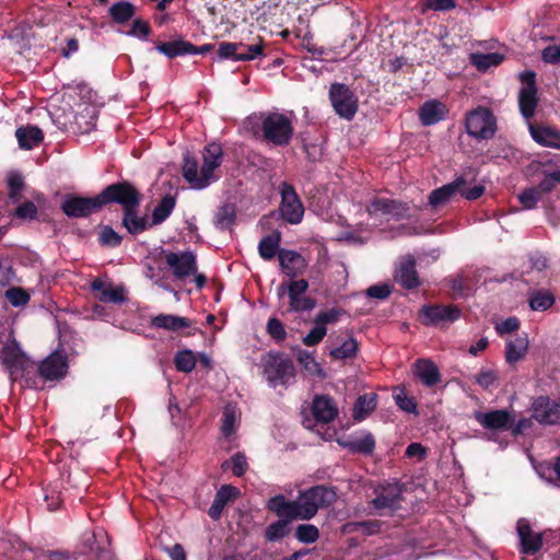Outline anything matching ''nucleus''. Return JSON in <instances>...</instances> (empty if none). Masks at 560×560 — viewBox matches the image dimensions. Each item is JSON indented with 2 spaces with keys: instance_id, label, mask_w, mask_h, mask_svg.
I'll list each match as a JSON object with an SVG mask.
<instances>
[{
  "instance_id": "nucleus-45",
  "label": "nucleus",
  "mask_w": 560,
  "mask_h": 560,
  "mask_svg": "<svg viewBox=\"0 0 560 560\" xmlns=\"http://www.w3.org/2000/svg\"><path fill=\"white\" fill-rule=\"evenodd\" d=\"M122 242V236L119 235L110 225H104L98 233V243L105 247H118Z\"/></svg>"
},
{
  "instance_id": "nucleus-34",
  "label": "nucleus",
  "mask_w": 560,
  "mask_h": 560,
  "mask_svg": "<svg viewBox=\"0 0 560 560\" xmlns=\"http://www.w3.org/2000/svg\"><path fill=\"white\" fill-rule=\"evenodd\" d=\"M415 373L425 386H434L441 381L439 368L430 360L420 359L415 363Z\"/></svg>"
},
{
  "instance_id": "nucleus-54",
  "label": "nucleus",
  "mask_w": 560,
  "mask_h": 560,
  "mask_svg": "<svg viewBox=\"0 0 560 560\" xmlns=\"http://www.w3.org/2000/svg\"><path fill=\"white\" fill-rule=\"evenodd\" d=\"M393 292V287L388 283H378L366 289L368 298L376 300H386Z\"/></svg>"
},
{
  "instance_id": "nucleus-21",
  "label": "nucleus",
  "mask_w": 560,
  "mask_h": 560,
  "mask_svg": "<svg viewBox=\"0 0 560 560\" xmlns=\"http://www.w3.org/2000/svg\"><path fill=\"white\" fill-rule=\"evenodd\" d=\"M279 265L281 271L291 279L303 275L307 267L305 258L300 253L291 249L279 250Z\"/></svg>"
},
{
  "instance_id": "nucleus-37",
  "label": "nucleus",
  "mask_w": 560,
  "mask_h": 560,
  "mask_svg": "<svg viewBox=\"0 0 560 560\" xmlns=\"http://www.w3.org/2000/svg\"><path fill=\"white\" fill-rule=\"evenodd\" d=\"M377 406V395L375 393H368L360 395L352 409V417L357 421L364 420Z\"/></svg>"
},
{
  "instance_id": "nucleus-20",
  "label": "nucleus",
  "mask_w": 560,
  "mask_h": 560,
  "mask_svg": "<svg viewBox=\"0 0 560 560\" xmlns=\"http://www.w3.org/2000/svg\"><path fill=\"white\" fill-rule=\"evenodd\" d=\"M139 207L140 206H130L121 211V226L133 236L152 228L148 215L139 212Z\"/></svg>"
},
{
  "instance_id": "nucleus-2",
  "label": "nucleus",
  "mask_w": 560,
  "mask_h": 560,
  "mask_svg": "<svg viewBox=\"0 0 560 560\" xmlns=\"http://www.w3.org/2000/svg\"><path fill=\"white\" fill-rule=\"evenodd\" d=\"M222 147L215 142L208 144L203 149L200 168L198 160L187 151L184 154L183 177L192 188L203 189L220 178L214 172L222 164Z\"/></svg>"
},
{
  "instance_id": "nucleus-48",
  "label": "nucleus",
  "mask_w": 560,
  "mask_h": 560,
  "mask_svg": "<svg viewBox=\"0 0 560 560\" xmlns=\"http://www.w3.org/2000/svg\"><path fill=\"white\" fill-rule=\"evenodd\" d=\"M4 296L14 307L25 306L31 300V296L26 290L20 287H12L8 289L4 293Z\"/></svg>"
},
{
  "instance_id": "nucleus-46",
  "label": "nucleus",
  "mask_w": 560,
  "mask_h": 560,
  "mask_svg": "<svg viewBox=\"0 0 560 560\" xmlns=\"http://www.w3.org/2000/svg\"><path fill=\"white\" fill-rule=\"evenodd\" d=\"M295 537L300 542L313 544L318 539L319 530L313 524H301L295 528Z\"/></svg>"
},
{
  "instance_id": "nucleus-63",
  "label": "nucleus",
  "mask_w": 560,
  "mask_h": 560,
  "mask_svg": "<svg viewBox=\"0 0 560 560\" xmlns=\"http://www.w3.org/2000/svg\"><path fill=\"white\" fill-rule=\"evenodd\" d=\"M541 60L546 63H560V46L549 45L541 50Z\"/></svg>"
},
{
  "instance_id": "nucleus-10",
  "label": "nucleus",
  "mask_w": 560,
  "mask_h": 560,
  "mask_svg": "<svg viewBox=\"0 0 560 560\" xmlns=\"http://www.w3.org/2000/svg\"><path fill=\"white\" fill-rule=\"evenodd\" d=\"M166 266L176 280L185 281L198 270L197 256L191 250L166 252L162 250Z\"/></svg>"
},
{
  "instance_id": "nucleus-12",
  "label": "nucleus",
  "mask_w": 560,
  "mask_h": 560,
  "mask_svg": "<svg viewBox=\"0 0 560 560\" xmlns=\"http://www.w3.org/2000/svg\"><path fill=\"white\" fill-rule=\"evenodd\" d=\"M61 210L68 218H88L102 210L98 194L93 197L67 195L61 203Z\"/></svg>"
},
{
  "instance_id": "nucleus-28",
  "label": "nucleus",
  "mask_w": 560,
  "mask_h": 560,
  "mask_svg": "<svg viewBox=\"0 0 560 560\" xmlns=\"http://www.w3.org/2000/svg\"><path fill=\"white\" fill-rule=\"evenodd\" d=\"M238 494L240 491L236 487L231 485L221 486L215 493L211 506L209 508L208 515L214 521L219 520L226 503L235 499Z\"/></svg>"
},
{
  "instance_id": "nucleus-18",
  "label": "nucleus",
  "mask_w": 560,
  "mask_h": 560,
  "mask_svg": "<svg viewBox=\"0 0 560 560\" xmlns=\"http://www.w3.org/2000/svg\"><path fill=\"white\" fill-rule=\"evenodd\" d=\"M533 418L545 425L560 423V404L551 400L548 396L537 397L532 405Z\"/></svg>"
},
{
  "instance_id": "nucleus-31",
  "label": "nucleus",
  "mask_w": 560,
  "mask_h": 560,
  "mask_svg": "<svg viewBox=\"0 0 560 560\" xmlns=\"http://www.w3.org/2000/svg\"><path fill=\"white\" fill-rule=\"evenodd\" d=\"M155 49L167 58L174 59L179 56L191 55V51L196 50V46L179 38L172 42H159L155 44Z\"/></svg>"
},
{
  "instance_id": "nucleus-11",
  "label": "nucleus",
  "mask_w": 560,
  "mask_h": 560,
  "mask_svg": "<svg viewBox=\"0 0 560 560\" xmlns=\"http://www.w3.org/2000/svg\"><path fill=\"white\" fill-rule=\"evenodd\" d=\"M523 86L518 93V107L522 116L530 119L535 113L539 102L536 84V73L534 71H524L520 74Z\"/></svg>"
},
{
  "instance_id": "nucleus-5",
  "label": "nucleus",
  "mask_w": 560,
  "mask_h": 560,
  "mask_svg": "<svg viewBox=\"0 0 560 560\" xmlns=\"http://www.w3.org/2000/svg\"><path fill=\"white\" fill-rule=\"evenodd\" d=\"M465 126L470 137L489 140L497 131V119L489 108L479 106L466 115Z\"/></svg>"
},
{
  "instance_id": "nucleus-52",
  "label": "nucleus",
  "mask_w": 560,
  "mask_h": 560,
  "mask_svg": "<svg viewBox=\"0 0 560 560\" xmlns=\"http://www.w3.org/2000/svg\"><path fill=\"white\" fill-rule=\"evenodd\" d=\"M264 54V44L260 39L258 44L247 45L243 43V48L238 50L240 61H250Z\"/></svg>"
},
{
  "instance_id": "nucleus-42",
  "label": "nucleus",
  "mask_w": 560,
  "mask_h": 560,
  "mask_svg": "<svg viewBox=\"0 0 560 560\" xmlns=\"http://www.w3.org/2000/svg\"><path fill=\"white\" fill-rule=\"evenodd\" d=\"M504 60V56L500 52L472 54L470 56L471 63L479 71H487L491 67H497Z\"/></svg>"
},
{
  "instance_id": "nucleus-41",
  "label": "nucleus",
  "mask_w": 560,
  "mask_h": 560,
  "mask_svg": "<svg viewBox=\"0 0 560 560\" xmlns=\"http://www.w3.org/2000/svg\"><path fill=\"white\" fill-rule=\"evenodd\" d=\"M108 14L113 22L124 24L133 18L136 7L129 1H119L109 8Z\"/></svg>"
},
{
  "instance_id": "nucleus-1",
  "label": "nucleus",
  "mask_w": 560,
  "mask_h": 560,
  "mask_svg": "<svg viewBox=\"0 0 560 560\" xmlns=\"http://www.w3.org/2000/svg\"><path fill=\"white\" fill-rule=\"evenodd\" d=\"M337 499L334 488L326 486L311 487L298 495L295 500H288L283 494L270 498L266 508L276 515H287L291 518L310 521L319 509L330 506Z\"/></svg>"
},
{
  "instance_id": "nucleus-61",
  "label": "nucleus",
  "mask_w": 560,
  "mask_h": 560,
  "mask_svg": "<svg viewBox=\"0 0 560 560\" xmlns=\"http://www.w3.org/2000/svg\"><path fill=\"white\" fill-rule=\"evenodd\" d=\"M150 33V24L144 20L138 19L133 21L132 27L127 32V35L147 38Z\"/></svg>"
},
{
  "instance_id": "nucleus-38",
  "label": "nucleus",
  "mask_w": 560,
  "mask_h": 560,
  "mask_svg": "<svg viewBox=\"0 0 560 560\" xmlns=\"http://www.w3.org/2000/svg\"><path fill=\"white\" fill-rule=\"evenodd\" d=\"M351 453L371 455L375 448V439L372 433H364L363 436L340 442Z\"/></svg>"
},
{
  "instance_id": "nucleus-8",
  "label": "nucleus",
  "mask_w": 560,
  "mask_h": 560,
  "mask_svg": "<svg viewBox=\"0 0 560 560\" xmlns=\"http://www.w3.org/2000/svg\"><path fill=\"white\" fill-rule=\"evenodd\" d=\"M264 374L268 383L276 387L292 381L295 369L291 360L283 359L279 353H268L264 360Z\"/></svg>"
},
{
  "instance_id": "nucleus-14",
  "label": "nucleus",
  "mask_w": 560,
  "mask_h": 560,
  "mask_svg": "<svg viewBox=\"0 0 560 560\" xmlns=\"http://www.w3.org/2000/svg\"><path fill=\"white\" fill-rule=\"evenodd\" d=\"M366 212L370 215H389L396 221L411 218L410 206L407 202L384 197L373 198L366 206Z\"/></svg>"
},
{
  "instance_id": "nucleus-7",
  "label": "nucleus",
  "mask_w": 560,
  "mask_h": 560,
  "mask_svg": "<svg viewBox=\"0 0 560 560\" xmlns=\"http://www.w3.org/2000/svg\"><path fill=\"white\" fill-rule=\"evenodd\" d=\"M328 94L335 113L346 120L353 119L359 108L354 92L345 83L335 82L330 85Z\"/></svg>"
},
{
  "instance_id": "nucleus-57",
  "label": "nucleus",
  "mask_w": 560,
  "mask_h": 560,
  "mask_svg": "<svg viewBox=\"0 0 560 560\" xmlns=\"http://www.w3.org/2000/svg\"><path fill=\"white\" fill-rule=\"evenodd\" d=\"M267 331L277 341H282L285 336V329L280 319L272 317L267 323Z\"/></svg>"
},
{
  "instance_id": "nucleus-3",
  "label": "nucleus",
  "mask_w": 560,
  "mask_h": 560,
  "mask_svg": "<svg viewBox=\"0 0 560 560\" xmlns=\"http://www.w3.org/2000/svg\"><path fill=\"white\" fill-rule=\"evenodd\" d=\"M253 133L275 147H288L294 135V127L289 116L278 112H260L247 118Z\"/></svg>"
},
{
  "instance_id": "nucleus-6",
  "label": "nucleus",
  "mask_w": 560,
  "mask_h": 560,
  "mask_svg": "<svg viewBox=\"0 0 560 560\" xmlns=\"http://www.w3.org/2000/svg\"><path fill=\"white\" fill-rule=\"evenodd\" d=\"M280 201V217L289 224H299L304 217V206L298 195L294 186L288 182H282L279 185Z\"/></svg>"
},
{
  "instance_id": "nucleus-9",
  "label": "nucleus",
  "mask_w": 560,
  "mask_h": 560,
  "mask_svg": "<svg viewBox=\"0 0 560 560\" xmlns=\"http://www.w3.org/2000/svg\"><path fill=\"white\" fill-rule=\"evenodd\" d=\"M402 485L399 482H386L374 489L375 498L370 501V505L382 514L383 511L390 513L401 508Z\"/></svg>"
},
{
  "instance_id": "nucleus-53",
  "label": "nucleus",
  "mask_w": 560,
  "mask_h": 560,
  "mask_svg": "<svg viewBox=\"0 0 560 560\" xmlns=\"http://www.w3.org/2000/svg\"><path fill=\"white\" fill-rule=\"evenodd\" d=\"M557 183H560V171L546 174L540 183L534 187L542 197V195L551 192Z\"/></svg>"
},
{
  "instance_id": "nucleus-55",
  "label": "nucleus",
  "mask_w": 560,
  "mask_h": 560,
  "mask_svg": "<svg viewBox=\"0 0 560 560\" xmlns=\"http://www.w3.org/2000/svg\"><path fill=\"white\" fill-rule=\"evenodd\" d=\"M14 214L19 219L34 220L37 217V207L32 201H25L16 207Z\"/></svg>"
},
{
  "instance_id": "nucleus-27",
  "label": "nucleus",
  "mask_w": 560,
  "mask_h": 560,
  "mask_svg": "<svg viewBox=\"0 0 560 560\" xmlns=\"http://www.w3.org/2000/svg\"><path fill=\"white\" fill-rule=\"evenodd\" d=\"M91 288L94 292H97V299L103 303L121 304L126 300L124 288H114L98 278L92 282Z\"/></svg>"
},
{
  "instance_id": "nucleus-47",
  "label": "nucleus",
  "mask_w": 560,
  "mask_h": 560,
  "mask_svg": "<svg viewBox=\"0 0 560 560\" xmlns=\"http://www.w3.org/2000/svg\"><path fill=\"white\" fill-rule=\"evenodd\" d=\"M222 468H231L234 476L242 477L246 472L248 464L244 454L236 453L222 464Z\"/></svg>"
},
{
  "instance_id": "nucleus-59",
  "label": "nucleus",
  "mask_w": 560,
  "mask_h": 560,
  "mask_svg": "<svg viewBox=\"0 0 560 560\" xmlns=\"http://www.w3.org/2000/svg\"><path fill=\"white\" fill-rule=\"evenodd\" d=\"M518 328H520V320L514 316L502 320L501 323L497 324V326H495L497 332L500 336L509 335V337L511 336V334L516 332L518 330Z\"/></svg>"
},
{
  "instance_id": "nucleus-4",
  "label": "nucleus",
  "mask_w": 560,
  "mask_h": 560,
  "mask_svg": "<svg viewBox=\"0 0 560 560\" xmlns=\"http://www.w3.org/2000/svg\"><path fill=\"white\" fill-rule=\"evenodd\" d=\"M98 197L102 209L110 205H118L121 211L130 206H140L143 198L139 188L127 179L105 186L98 192Z\"/></svg>"
},
{
  "instance_id": "nucleus-40",
  "label": "nucleus",
  "mask_w": 560,
  "mask_h": 560,
  "mask_svg": "<svg viewBox=\"0 0 560 560\" xmlns=\"http://www.w3.org/2000/svg\"><path fill=\"white\" fill-rule=\"evenodd\" d=\"M176 206V199L174 196L165 195L158 206L153 209L151 217L152 226L162 224L173 212Z\"/></svg>"
},
{
  "instance_id": "nucleus-33",
  "label": "nucleus",
  "mask_w": 560,
  "mask_h": 560,
  "mask_svg": "<svg viewBox=\"0 0 560 560\" xmlns=\"http://www.w3.org/2000/svg\"><path fill=\"white\" fill-rule=\"evenodd\" d=\"M529 308L534 312H546L556 303V295L547 289H534L527 293Z\"/></svg>"
},
{
  "instance_id": "nucleus-24",
  "label": "nucleus",
  "mask_w": 560,
  "mask_h": 560,
  "mask_svg": "<svg viewBox=\"0 0 560 560\" xmlns=\"http://www.w3.org/2000/svg\"><path fill=\"white\" fill-rule=\"evenodd\" d=\"M311 409L315 420L322 423H330L338 416V408L328 395L315 396Z\"/></svg>"
},
{
  "instance_id": "nucleus-43",
  "label": "nucleus",
  "mask_w": 560,
  "mask_h": 560,
  "mask_svg": "<svg viewBox=\"0 0 560 560\" xmlns=\"http://www.w3.org/2000/svg\"><path fill=\"white\" fill-rule=\"evenodd\" d=\"M307 376L325 378V373L320 364L314 359L311 352H300L298 358Z\"/></svg>"
},
{
  "instance_id": "nucleus-50",
  "label": "nucleus",
  "mask_w": 560,
  "mask_h": 560,
  "mask_svg": "<svg viewBox=\"0 0 560 560\" xmlns=\"http://www.w3.org/2000/svg\"><path fill=\"white\" fill-rule=\"evenodd\" d=\"M174 362L178 371L188 373L196 366L197 359L195 352H177Z\"/></svg>"
},
{
  "instance_id": "nucleus-19",
  "label": "nucleus",
  "mask_w": 560,
  "mask_h": 560,
  "mask_svg": "<svg viewBox=\"0 0 560 560\" xmlns=\"http://www.w3.org/2000/svg\"><path fill=\"white\" fill-rule=\"evenodd\" d=\"M68 372V360L61 352H50L38 365V375L45 381H59Z\"/></svg>"
},
{
  "instance_id": "nucleus-29",
  "label": "nucleus",
  "mask_w": 560,
  "mask_h": 560,
  "mask_svg": "<svg viewBox=\"0 0 560 560\" xmlns=\"http://www.w3.org/2000/svg\"><path fill=\"white\" fill-rule=\"evenodd\" d=\"M19 145L23 150H32L44 140V132L35 125L21 126L15 130Z\"/></svg>"
},
{
  "instance_id": "nucleus-44",
  "label": "nucleus",
  "mask_w": 560,
  "mask_h": 560,
  "mask_svg": "<svg viewBox=\"0 0 560 560\" xmlns=\"http://www.w3.org/2000/svg\"><path fill=\"white\" fill-rule=\"evenodd\" d=\"M240 413L235 406L226 405L223 410L221 431L225 436L232 435L236 431Z\"/></svg>"
},
{
  "instance_id": "nucleus-13",
  "label": "nucleus",
  "mask_w": 560,
  "mask_h": 560,
  "mask_svg": "<svg viewBox=\"0 0 560 560\" xmlns=\"http://www.w3.org/2000/svg\"><path fill=\"white\" fill-rule=\"evenodd\" d=\"M462 311L456 305H424L419 313L421 323L427 326H445L457 320Z\"/></svg>"
},
{
  "instance_id": "nucleus-36",
  "label": "nucleus",
  "mask_w": 560,
  "mask_h": 560,
  "mask_svg": "<svg viewBox=\"0 0 560 560\" xmlns=\"http://www.w3.org/2000/svg\"><path fill=\"white\" fill-rule=\"evenodd\" d=\"M279 520L269 524L265 529V539L273 542L279 541L290 534V524L294 520L287 515H277Z\"/></svg>"
},
{
  "instance_id": "nucleus-60",
  "label": "nucleus",
  "mask_w": 560,
  "mask_h": 560,
  "mask_svg": "<svg viewBox=\"0 0 560 560\" xmlns=\"http://www.w3.org/2000/svg\"><path fill=\"white\" fill-rule=\"evenodd\" d=\"M326 335V328L316 324L310 332L303 338V342L307 347H315Z\"/></svg>"
},
{
  "instance_id": "nucleus-56",
  "label": "nucleus",
  "mask_w": 560,
  "mask_h": 560,
  "mask_svg": "<svg viewBox=\"0 0 560 560\" xmlns=\"http://www.w3.org/2000/svg\"><path fill=\"white\" fill-rule=\"evenodd\" d=\"M350 526L353 530L361 532L364 535H374L381 530V523L378 521L354 522Z\"/></svg>"
},
{
  "instance_id": "nucleus-15",
  "label": "nucleus",
  "mask_w": 560,
  "mask_h": 560,
  "mask_svg": "<svg viewBox=\"0 0 560 560\" xmlns=\"http://www.w3.org/2000/svg\"><path fill=\"white\" fill-rule=\"evenodd\" d=\"M393 278L397 284L408 291L416 290L422 284L417 270V261L411 255H407L399 260Z\"/></svg>"
},
{
  "instance_id": "nucleus-16",
  "label": "nucleus",
  "mask_w": 560,
  "mask_h": 560,
  "mask_svg": "<svg viewBox=\"0 0 560 560\" xmlns=\"http://www.w3.org/2000/svg\"><path fill=\"white\" fill-rule=\"evenodd\" d=\"M150 325L155 329H165L185 336L195 335L198 331L191 319L171 314H159L152 317Z\"/></svg>"
},
{
  "instance_id": "nucleus-49",
  "label": "nucleus",
  "mask_w": 560,
  "mask_h": 560,
  "mask_svg": "<svg viewBox=\"0 0 560 560\" xmlns=\"http://www.w3.org/2000/svg\"><path fill=\"white\" fill-rule=\"evenodd\" d=\"M240 48H243V43L222 42L218 48V57L220 60L231 59L240 61L237 57Z\"/></svg>"
},
{
  "instance_id": "nucleus-58",
  "label": "nucleus",
  "mask_w": 560,
  "mask_h": 560,
  "mask_svg": "<svg viewBox=\"0 0 560 560\" xmlns=\"http://www.w3.org/2000/svg\"><path fill=\"white\" fill-rule=\"evenodd\" d=\"M485 190L486 188L483 185H475L469 188L467 185V180L464 178V185L457 191V194H459L467 200H477L485 194Z\"/></svg>"
},
{
  "instance_id": "nucleus-35",
  "label": "nucleus",
  "mask_w": 560,
  "mask_h": 560,
  "mask_svg": "<svg viewBox=\"0 0 560 560\" xmlns=\"http://www.w3.org/2000/svg\"><path fill=\"white\" fill-rule=\"evenodd\" d=\"M281 240L282 234L278 230H275L272 233L264 236L258 244L259 256L266 261L273 259L276 255L279 256Z\"/></svg>"
},
{
  "instance_id": "nucleus-26",
  "label": "nucleus",
  "mask_w": 560,
  "mask_h": 560,
  "mask_svg": "<svg viewBox=\"0 0 560 560\" xmlns=\"http://www.w3.org/2000/svg\"><path fill=\"white\" fill-rule=\"evenodd\" d=\"M447 114L445 104L438 100L424 102L419 107V119L423 126H432L443 120Z\"/></svg>"
},
{
  "instance_id": "nucleus-23",
  "label": "nucleus",
  "mask_w": 560,
  "mask_h": 560,
  "mask_svg": "<svg viewBox=\"0 0 560 560\" xmlns=\"http://www.w3.org/2000/svg\"><path fill=\"white\" fill-rule=\"evenodd\" d=\"M517 535L520 538L522 553L534 555L541 549L542 535L540 533H535L526 521H518Z\"/></svg>"
},
{
  "instance_id": "nucleus-62",
  "label": "nucleus",
  "mask_w": 560,
  "mask_h": 560,
  "mask_svg": "<svg viewBox=\"0 0 560 560\" xmlns=\"http://www.w3.org/2000/svg\"><path fill=\"white\" fill-rule=\"evenodd\" d=\"M397 406L407 412H416L417 405L412 398L408 397L404 390H399L394 395Z\"/></svg>"
},
{
  "instance_id": "nucleus-25",
  "label": "nucleus",
  "mask_w": 560,
  "mask_h": 560,
  "mask_svg": "<svg viewBox=\"0 0 560 560\" xmlns=\"http://www.w3.org/2000/svg\"><path fill=\"white\" fill-rule=\"evenodd\" d=\"M0 363L5 365L11 377H22L32 368V362L26 358L25 352H0Z\"/></svg>"
},
{
  "instance_id": "nucleus-39",
  "label": "nucleus",
  "mask_w": 560,
  "mask_h": 560,
  "mask_svg": "<svg viewBox=\"0 0 560 560\" xmlns=\"http://www.w3.org/2000/svg\"><path fill=\"white\" fill-rule=\"evenodd\" d=\"M236 222V209L233 203H224L218 208L213 224L220 231L231 230Z\"/></svg>"
},
{
  "instance_id": "nucleus-32",
  "label": "nucleus",
  "mask_w": 560,
  "mask_h": 560,
  "mask_svg": "<svg viewBox=\"0 0 560 560\" xmlns=\"http://www.w3.org/2000/svg\"><path fill=\"white\" fill-rule=\"evenodd\" d=\"M529 131L540 145L560 150V130L550 126H532Z\"/></svg>"
},
{
  "instance_id": "nucleus-64",
  "label": "nucleus",
  "mask_w": 560,
  "mask_h": 560,
  "mask_svg": "<svg viewBox=\"0 0 560 560\" xmlns=\"http://www.w3.org/2000/svg\"><path fill=\"white\" fill-rule=\"evenodd\" d=\"M14 277V271L8 259H0V285L10 284Z\"/></svg>"
},
{
  "instance_id": "nucleus-22",
  "label": "nucleus",
  "mask_w": 560,
  "mask_h": 560,
  "mask_svg": "<svg viewBox=\"0 0 560 560\" xmlns=\"http://www.w3.org/2000/svg\"><path fill=\"white\" fill-rule=\"evenodd\" d=\"M475 419L485 429L500 431L512 427L513 418L506 410H492L489 412H476Z\"/></svg>"
},
{
  "instance_id": "nucleus-51",
  "label": "nucleus",
  "mask_w": 560,
  "mask_h": 560,
  "mask_svg": "<svg viewBox=\"0 0 560 560\" xmlns=\"http://www.w3.org/2000/svg\"><path fill=\"white\" fill-rule=\"evenodd\" d=\"M540 194L535 187L525 188L520 195L518 200L524 209H535L537 203L541 200Z\"/></svg>"
},
{
  "instance_id": "nucleus-30",
  "label": "nucleus",
  "mask_w": 560,
  "mask_h": 560,
  "mask_svg": "<svg viewBox=\"0 0 560 560\" xmlns=\"http://www.w3.org/2000/svg\"><path fill=\"white\" fill-rule=\"evenodd\" d=\"M464 185V177L458 176L453 182L443 185L434 190H432L429 195V203L432 207H438L446 203Z\"/></svg>"
},
{
  "instance_id": "nucleus-17",
  "label": "nucleus",
  "mask_w": 560,
  "mask_h": 560,
  "mask_svg": "<svg viewBox=\"0 0 560 560\" xmlns=\"http://www.w3.org/2000/svg\"><path fill=\"white\" fill-rule=\"evenodd\" d=\"M308 289V282L305 279L292 280L288 283V295L290 300V311L306 312L316 306L313 298L304 296Z\"/></svg>"
}]
</instances>
